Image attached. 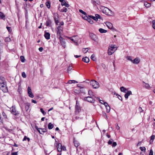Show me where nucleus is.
I'll list each match as a JSON object with an SVG mask.
<instances>
[{
	"label": "nucleus",
	"instance_id": "nucleus-51",
	"mask_svg": "<svg viewBox=\"0 0 155 155\" xmlns=\"http://www.w3.org/2000/svg\"><path fill=\"white\" fill-rule=\"evenodd\" d=\"M149 155H153V152L152 149L150 150Z\"/></svg>",
	"mask_w": 155,
	"mask_h": 155
},
{
	"label": "nucleus",
	"instance_id": "nucleus-55",
	"mask_svg": "<svg viewBox=\"0 0 155 155\" xmlns=\"http://www.w3.org/2000/svg\"><path fill=\"white\" fill-rule=\"evenodd\" d=\"M117 145V143L116 142H113L112 145V147H115Z\"/></svg>",
	"mask_w": 155,
	"mask_h": 155
},
{
	"label": "nucleus",
	"instance_id": "nucleus-11",
	"mask_svg": "<svg viewBox=\"0 0 155 155\" xmlns=\"http://www.w3.org/2000/svg\"><path fill=\"white\" fill-rule=\"evenodd\" d=\"M89 36L91 39L95 41H97V37L96 35L92 33H89Z\"/></svg>",
	"mask_w": 155,
	"mask_h": 155
},
{
	"label": "nucleus",
	"instance_id": "nucleus-18",
	"mask_svg": "<svg viewBox=\"0 0 155 155\" xmlns=\"http://www.w3.org/2000/svg\"><path fill=\"white\" fill-rule=\"evenodd\" d=\"M140 61V60H139V58H135L134 60H133V61L132 62L134 64H137L139 63Z\"/></svg>",
	"mask_w": 155,
	"mask_h": 155
},
{
	"label": "nucleus",
	"instance_id": "nucleus-62",
	"mask_svg": "<svg viewBox=\"0 0 155 155\" xmlns=\"http://www.w3.org/2000/svg\"><path fill=\"white\" fill-rule=\"evenodd\" d=\"M117 97L118 98L120 99V100L121 101H122V97H121V96H120V95H118V96H117Z\"/></svg>",
	"mask_w": 155,
	"mask_h": 155
},
{
	"label": "nucleus",
	"instance_id": "nucleus-36",
	"mask_svg": "<svg viewBox=\"0 0 155 155\" xmlns=\"http://www.w3.org/2000/svg\"><path fill=\"white\" fill-rule=\"evenodd\" d=\"M0 17L2 19H3L5 17V15L4 14L1 12H0Z\"/></svg>",
	"mask_w": 155,
	"mask_h": 155
},
{
	"label": "nucleus",
	"instance_id": "nucleus-30",
	"mask_svg": "<svg viewBox=\"0 0 155 155\" xmlns=\"http://www.w3.org/2000/svg\"><path fill=\"white\" fill-rule=\"evenodd\" d=\"M46 5L47 7L48 8H49L50 7V3L49 1H47L46 3Z\"/></svg>",
	"mask_w": 155,
	"mask_h": 155
},
{
	"label": "nucleus",
	"instance_id": "nucleus-57",
	"mask_svg": "<svg viewBox=\"0 0 155 155\" xmlns=\"http://www.w3.org/2000/svg\"><path fill=\"white\" fill-rule=\"evenodd\" d=\"M61 5L62 6H63V5H65V4L66 3V2L64 0V1L63 2H61Z\"/></svg>",
	"mask_w": 155,
	"mask_h": 155
},
{
	"label": "nucleus",
	"instance_id": "nucleus-27",
	"mask_svg": "<svg viewBox=\"0 0 155 155\" xmlns=\"http://www.w3.org/2000/svg\"><path fill=\"white\" fill-rule=\"evenodd\" d=\"M78 83V82L74 80H70L68 81V83L69 84H71L72 83Z\"/></svg>",
	"mask_w": 155,
	"mask_h": 155
},
{
	"label": "nucleus",
	"instance_id": "nucleus-56",
	"mask_svg": "<svg viewBox=\"0 0 155 155\" xmlns=\"http://www.w3.org/2000/svg\"><path fill=\"white\" fill-rule=\"evenodd\" d=\"M145 87L147 88H148L150 87V85L148 84H145Z\"/></svg>",
	"mask_w": 155,
	"mask_h": 155
},
{
	"label": "nucleus",
	"instance_id": "nucleus-23",
	"mask_svg": "<svg viewBox=\"0 0 155 155\" xmlns=\"http://www.w3.org/2000/svg\"><path fill=\"white\" fill-rule=\"evenodd\" d=\"M11 112L12 114L15 115H16L17 114V112L15 108H13L11 110Z\"/></svg>",
	"mask_w": 155,
	"mask_h": 155
},
{
	"label": "nucleus",
	"instance_id": "nucleus-15",
	"mask_svg": "<svg viewBox=\"0 0 155 155\" xmlns=\"http://www.w3.org/2000/svg\"><path fill=\"white\" fill-rule=\"evenodd\" d=\"M132 94V92L130 91H128L127 93H126L124 95L125 98L126 99H127L128 98L129 96L130 95Z\"/></svg>",
	"mask_w": 155,
	"mask_h": 155
},
{
	"label": "nucleus",
	"instance_id": "nucleus-35",
	"mask_svg": "<svg viewBox=\"0 0 155 155\" xmlns=\"http://www.w3.org/2000/svg\"><path fill=\"white\" fill-rule=\"evenodd\" d=\"M34 97V95L32 93L31 89L30 87V97L33 98Z\"/></svg>",
	"mask_w": 155,
	"mask_h": 155
},
{
	"label": "nucleus",
	"instance_id": "nucleus-37",
	"mask_svg": "<svg viewBox=\"0 0 155 155\" xmlns=\"http://www.w3.org/2000/svg\"><path fill=\"white\" fill-rule=\"evenodd\" d=\"M140 149L142 151L145 152L146 151V148L145 147H140Z\"/></svg>",
	"mask_w": 155,
	"mask_h": 155
},
{
	"label": "nucleus",
	"instance_id": "nucleus-48",
	"mask_svg": "<svg viewBox=\"0 0 155 155\" xmlns=\"http://www.w3.org/2000/svg\"><path fill=\"white\" fill-rule=\"evenodd\" d=\"M25 109L26 111H28V110L29 109V105H26L25 106Z\"/></svg>",
	"mask_w": 155,
	"mask_h": 155
},
{
	"label": "nucleus",
	"instance_id": "nucleus-45",
	"mask_svg": "<svg viewBox=\"0 0 155 155\" xmlns=\"http://www.w3.org/2000/svg\"><path fill=\"white\" fill-rule=\"evenodd\" d=\"M80 92L81 93H84V89L83 87H81V88H80Z\"/></svg>",
	"mask_w": 155,
	"mask_h": 155
},
{
	"label": "nucleus",
	"instance_id": "nucleus-8",
	"mask_svg": "<svg viewBox=\"0 0 155 155\" xmlns=\"http://www.w3.org/2000/svg\"><path fill=\"white\" fill-rule=\"evenodd\" d=\"M95 16H94L92 15H88V16L91 18L93 19L94 20L97 21L98 19H101V16L98 14H96L95 15Z\"/></svg>",
	"mask_w": 155,
	"mask_h": 155
},
{
	"label": "nucleus",
	"instance_id": "nucleus-7",
	"mask_svg": "<svg viewBox=\"0 0 155 155\" xmlns=\"http://www.w3.org/2000/svg\"><path fill=\"white\" fill-rule=\"evenodd\" d=\"M75 114H78L79 112L81 111V109L79 105V104L78 103V101H76V104L75 107Z\"/></svg>",
	"mask_w": 155,
	"mask_h": 155
},
{
	"label": "nucleus",
	"instance_id": "nucleus-22",
	"mask_svg": "<svg viewBox=\"0 0 155 155\" xmlns=\"http://www.w3.org/2000/svg\"><path fill=\"white\" fill-rule=\"evenodd\" d=\"M99 31L101 33H105L107 32V30L102 28L99 29Z\"/></svg>",
	"mask_w": 155,
	"mask_h": 155
},
{
	"label": "nucleus",
	"instance_id": "nucleus-6",
	"mask_svg": "<svg viewBox=\"0 0 155 155\" xmlns=\"http://www.w3.org/2000/svg\"><path fill=\"white\" fill-rule=\"evenodd\" d=\"M57 37L58 38H60V36H61V34L62 32L63 28L59 25L57 27Z\"/></svg>",
	"mask_w": 155,
	"mask_h": 155
},
{
	"label": "nucleus",
	"instance_id": "nucleus-20",
	"mask_svg": "<svg viewBox=\"0 0 155 155\" xmlns=\"http://www.w3.org/2000/svg\"><path fill=\"white\" fill-rule=\"evenodd\" d=\"M106 24L107 26L109 28H111L113 26L112 24L109 22H106Z\"/></svg>",
	"mask_w": 155,
	"mask_h": 155
},
{
	"label": "nucleus",
	"instance_id": "nucleus-47",
	"mask_svg": "<svg viewBox=\"0 0 155 155\" xmlns=\"http://www.w3.org/2000/svg\"><path fill=\"white\" fill-rule=\"evenodd\" d=\"M103 102V104L106 107H107L109 106L108 104L105 102H104V101H101Z\"/></svg>",
	"mask_w": 155,
	"mask_h": 155
},
{
	"label": "nucleus",
	"instance_id": "nucleus-43",
	"mask_svg": "<svg viewBox=\"0 0 155 155\" xmlns=\"http://www.w3.org/2000/svg\"><path fill=\"white\" fill-rule=\"evenodd\" d=\"M106 107V111H107V112L109 113L110 112V107L109 106L107 107Z\"/></svg>",
	"mask_w": 155,
	"mask_h": 155
},
{
	"label": "nucleus",
	"instance_id": "nucleus-46",
	"mask_svg": "<svg viewBox=\"0 0 155 155\" xmlns=\"http://www.w3.org/2000/svg\"><path fill=\"white\" fill-rule=\"evenodd\" d=\"M152 27L153 29H155V20L152 21Z\"/></svg>",
	"mask_w": 155,
	"mask_h": 155
},
{
	"label": "nucleus",
	"instance_id": "nucleus-16",
	"mask_svg": "<svg viewBox=\"0 0 155 155\" xmlns=\"http://www.w3.org/2000/svg\"><path fill=\"white\" fill-rule=\"evenodd\" d=\"M50 34L49 32H45L44 34V37L45 38L47 39H49L50 38Z\"/></svg>",
	"mask_w": 155,
	"mask_h": 155
},
{
	"label": "nucleus",
	"instance_id": "nucleus-10",
	"mask_svg": "<svg viewBox=\"0 0 155 155\" xmlns=\"http://www.w3.org/2000/svg\"><path fill=\"white\" fill-rule=\"evenodd\" d=\"M84 100L85 101L91 103H94L95 101L94 98L91 96L85 97L84 98Z\"/></svg>",
	"mask_w": 155,
	"mask_h": 155
},
{
	"label": "nucleus",
	"instance_id": "nucleus-31",
	"mask_svg": "<svg viewBox=\"0 0 155 155\" xmlns=\"http://www.w3.org/2000/svg\"><path fill=\"white\" fill-rule=\"evenodd\" d=\"M79 12L84 15H83L82 16H84L87 15V13L83 11L82 10L80 9L79 10Z\"/></svg>",
	"mask_w": 155,
	"mask_h": 155
},
{
	"label": "nucleus",
	"instance_id": "nucleus-21",
	"mask_svg": "<svg viewBox=\"0 0 155 155\" xmlns=\"http://www.w3.org/2000/svg\"><path fill=\"white\" fill-rule=\"evenodd\" d=\"M120 90L121 91L124 93H126V91L127 90V89H126V88L123 86H122L120 87Z\"/></svg>",
	"mask_w": 155,
	"mask_h": 155
},
{
	"label": "nucleus",
	"instance_id": "nucleus-33",
	"mask_svg": "<svg viewBox=\"0 0 155 155\" xmlns=\"http://www.w3.org/2000/svg\"><path fill=\"white\" fill-rule=\"evenodd\" d=\"M88 94L91 96H93L94 97V96L93 94V92H92V91L91 90H89L88 91Z\"/></svg>",
	"mask_w": 155,
	"mask_h": 155
},
{
	"label": "nucleus",
	"instance_id": "nucleus-60",
	"mask_svg": "<svg viewBox=\"0 0 155 155\" xmlns=\"http://www.w3.org/2000/svg\"><path fill=\"white\" fill-rule=\"evenodd\" d=\"M66 150V147L64 146H63L61 145V150Z\"/></svg>",
	"mask_w": 155,
	"mask_h": 155
},
{
	"label": "nucleus",
	"instance_id": "nucleus-28",
	"mask_svg": "<svg viewBox=\"0 0 155 155\" xmlns=\"http://www.w3.org/2000/svg\"><path fill=\"white\" fill-rule=\"evenodd\" d=\"M68 11V9L65 8L64 7L62 9H61L60 11L62 12H66Z\"/></svg>",
	"mask_w": 155,
	"mask_h": 155
},
{
	"label": "nucleus",
	"instance_id": "nucleus-3",
	"mask_svg": "<svg viewBox=\"0 0 155 155\" xmlns=\"http://www.w3.org/2000/svg\"><path fill=\"white\" fill-rule=\"evenodd\" d=\"M26 6H25V5L24 4L25 6V17L26 19V29L28 28V6L29 5H28V6H27V5L26 4Z\"/></svg>",
	"mask_w": 155,
	"mask_h": 155
},
{
	"label": "nucleus",
	"instance_id": "nucleus-25",
	"mask_svg": "<svg viewBox=\"0 0 155 155\" xmlns=\"http://www.w3.org/2000/svg\"><path fill=\"white\" fill-rule=\"evenodd\" d=\"M54 127V125L52 124L51 123H50L48 124V129L50 130L52 129Z\"/></svg>",
	"mask_w": 155,
	"mask_h": 155
},
{
	"label": "nucleus",
	"instance_id": "nucleus-29",
	"mask_svg": "<svg viewBox=\"0 0 155 155\" xmlns=\"http://www.w3.org/2000/svg\"><path fill=\"white\" fill-rule=\"evenodd\" d=\"M91 59L93 61H96V58L95 57V55L94 54H92L91 57Z\"/></svg>",
	"mask_w": 155,
	"mask_h": 155
},
{
	"label": "nucleus",
	"instance_id": "nucleus-54",
	"mask_svg": "<svg viewBox=\"0 0 155 155\" xmlns=\"http://www.w3.org/2000/svg\"><path fill=\"white\" fill-rule=\"evenodd\" d=\"M22 75L23 77L25 78L26 77V74L25 72H23L22 73Z\"/></svg>",
	"mask_w": 155,
	"mask_h": 155
},
{
	"label": "nucleus",
	"instance_id": "nucleus-53",
	"mask_svg": "<svg viewBox=\"0 0 155 155\" xmlns=\"http://www.w3.org/2000/svg\"><path fill=\"white\" fill-rule=\"evenodd\" d=\"M88 48H84V50L83 51L84 52V53H86L88 51Z\"/></svg>",
	"mask_w": 155,
	"mask_h": 155
},
{
	"label": "nucleus",
	"instance_id": "nucleus-17",
	"mask_svg": "<svg viewBox=\"0 0 155 155\" xmlns=\"http://www.w3.org/2000/svg\"><path fill=\"white\" fill-rule=\"evenodd\" d=\"M82 61L86 63H88L89 62V59L87 57L83 58L82 59Z\"/></svg>",
	"mask_w": 155,
	"mask_h": 155
},
{
	"label": "nucleus",
	"instance_id": "nucleus-13",
	"mask_svg": "<svg viewBox=\"0 0 155 155\" xmlns=\"http://www.w3.org/2000/svg\"><path fill=\"white\" fill-rule=\"evenodd\" d=\"M82 17L83 19L87 21L90 24H92L93 23V21L90 18H89L87 15L84 16H82Z\"/></svg>",
	"mask_w": 155,
	"mask_h": 155
},
{
	"label": "nucleus",
	"instance_id": "nucleus-1",
	"mask_svg": "<svg viewBox=\"0 0 155 155\" xmlns=\"http://www.w3.org/2000/svg\"><path fill=\"white\" fill-rule=\"evenodd\" d=\"M5 78L2 77H0V89L4 92L8 91Z\"/></svg>",
	"mask_w": 155,
	"mask_h": 155
},
{
	"label": "nucleus",
	"instance_id": "nucleus-32",
	"mask_svg": "<svg viewBox=\"0 0 155 155\" xmlns=\"http://www.w3.org/2000/svg\"><path fill=\"white\" fill-rule=\"evenodd\" d=\"M102 115L104 118H105L106 119H107V115L105 112L103 111L102 112Z\"/></svg>",
	"mask_w": 155,
	"mask_h": 155
},
{
	"label": "nucleus",
	"instance_id": "nucleus-49",
	"mask_svg": "<svg viewBox=\"0 0 155 155\" xmlns=\"http://www.w3.org/2000/svg\"><path fill=\"white\" fill-rule=\"evenodd\" d=\"M27 139L28 140V141H29V138L27 137L26 136H25L23 140V141H24L26 140Z\"/></svg>",
	"mask_w": 155,
	"mask_h": 155
},
{
	"label": "nucleus",
	"instance_id": "nucleus-44",
	"mask_svg": "<svg viewBox=\"0 0 155 155\" xmlns=\"http://www.w3.org/2000/svg\"><path fill=\"white\" fill-rule=\"evenodd\" d=\"M113 140L112 139H110L109 141H108V143L110 145L112 143Z\"/></svg>",
	"mask_w": 155,
	"mask_h": 155
},
{
	"label": "nucleus",
	"instance_id": "nucleus-64",
	"mask_svg": "<svg viewBox=\"0 0 155 155\" xmlns=\"http://www.w3.org/2000/svg\"><path fill=\"white\" fill-rule=\"evenodd\" d=\"M12 155H17V153L16 152H13L12 153Z\"/></svg>",
	"mask_w": 155,
	"mask_h": 155
},
{
	"label": "nucleus",
	"instance_id": "nucleus-59",
	"mask_svg": "<svg viewBox=\"0 0 155 155\" xmlns=\"http://www.w3.org/2000/svg\"><path fill=\"white\" fill-rule=\"evenodd\" d=\"M38 50L42 52L43 50V48L42 47H41L39 48Z\"/></svg>",
	"mask_w": 155,
	"mask_h": 155
},
{
	"label": "nucleus",
	"instance_id": "nucleus-5",
	"mask_svg": "<svg viewBox=\"0 0 155 155\" xmlns=\"http://www.w3.org/2000/svg\"><path fill=\"white\" fill-rule=\"evenodd\" d=\"M116 49V47H115L114 45L113 46H111L109 47L108 50V55H111L114 52Z\"/></svg>",
	"mask_w": 155,
	"mask_h": 155
},
{
	"label": "nucleus",
	"instance_id": "nucleus-38",
	"mask_svg": "<svg viewBox=\"0 0 155 155\" xmlns=\"http://www.w3.org/2000/svg\"><path fill=\"white\" fill-rule=\"evenodd\" d=\"M5 40L6 42H9L11 41V39L10 38L7 37L5 38Z\"/></svg>",
	"mask_w": 155,
	"mask_h": 155
},
{
	"label": "nucleus",
	"instance_id": "nucleus-58",
	"mask_svg": "<svg viewBox=\"0 0 155 155\" xmlns=\"http://www.w3.org/2000/svg\"><path fill=\"white\" fill-rule=\"evenodd\" d=\"M139 111L140 112V113H141L142 112H143V110H142V108L140 107L139 108Z\"/></svg>",
	"mask_w": 155,
	"mask_h": 155
},
{
	"label": "nucleus",
	"instance_id": "nucleus-12",
	"mask_svg": "<svg viewBox=\"0 0 155 155\" xmlns=\"http://www.w3.org/2000/svg\"><path fill=\"white\" fill-rule=\"evenodd\" d=\"M60 39V41L61 43V45L64 48L66 47L65 42V39L63 38L61 36H60V38H58Z\"/></svg>",
	"mask_w": 155,
	"mask_h": 155
},
{
	"label": "nucleus",
	"instance_id": "nucleus-14",
	"mask_svg": "<svg viewBox=\"0 0 155 155\" xmlns=\"http://www.w3.org/2000/svg\"><path fill=\"white\" fill-rule=\"evenodd\" d=\"M52 22L51 20L49 18H48L46 21L45 24L47 26H51Z\"/></svg>",
	"mask_w": 155,
	"mask_h": 155
},
{
	"label": "nucleus",
	"instance_id": "nucleus-42",
	"mask_svg": "<svg viewBox=\"0 0 155 155\" xmlns=\"http://www.w3.org/2000/svg\"><path fill=\"white\" fill-rule=\"evenodd\" d=\"M95 0H92L91 1V2L94 6H96V4L97 3V2Z\"/></svg>",
	"mask_w": 155,
	"mask_h": 155
},
{
	"label": "nucleus",
	"instance_id": "nucleus-39",
	"mask_svg": "<svg viewBox=\"0 0 155 155\" xmlns=\"http://www.w3.org/2000/svg\"><path fill=\"white\" fill-rule=\"evenodd\" d=\"M20 60L22 62H24L25 60V59L24 58V57L23 56H21L20 57Z\"/></svg>",
	"mask_w": 155,
	"mask_h": 155
},
{
	"label": "nucleus",
	"instance_id": "nucleus-41",
	"mask_svg": "<svg viewBox=\"0 0 155 155\" xmlns=\"http://www.w3.org/2000/svg\"><path fill=\"white\" fill-rule=\"evenodd\" d=\"M40 111L44 115H45L46 113L45 111L42 108H41L40 109Z\"/></svg>",
	"mask_w": 155,
	"mask_h": 155
},
{
	"label": "nucleus",
	"instance_id": "nucleus-34",
	"mask_svg": "<svg viewBox=\"0 0 155 155\" xmlns=\"http://www.w3.org/2000/svg\"><path fill=\"white\" fill-rule=\"evenodd\" d=\"M54 19L55 21V22L56 24L57 25H58V23L59 22V21L58 20V18H57L55 17H54Z\"/></svg>",
	"mask_w": 155,
	"mask_h": 155
},
{
	"label": "nucleus",
	"instance_id": "nucleus-2",
	"mask_svg": "<svg viewBox=\"0 0 155 155\" xmlns=\"http://www.w3.org/2000/svg\"><path fill=\"white\" fill-rule=\"evenodd\" d=\"M101 9L102 12L106 15H111L113 14V12L112 11L107 7L102 6Z\"/></svg>",
	"mask_w": 155,
	"mask_h": 155
},
{
	"label": "nucleus",
	"instance_id": "nucleus-24",
	"mask_svg": "<svg viewBox=\"0 0 155 155\" xmlns=\"http://www.w3.org/2000/svg\"><path fill=\"white\" fill-rule=\"evenodd\" d=\"M144 5L147 8H149L151 6V4L150 3L147 2H144Z\"/></svg>",
	"mask_w": 155,
	"mask_h": 155
},
{
	"label": "nucleus",
	"instance_id": "nucleus-50",
	"mask_svg": "<svg viewBox=\"0 0 155 155\" xmlns=\"http://www.w3.org/2000/svg\"><path fill=\"white\" fill-rule=\"evenodd\" d=\"M6 28L9 32H11L12 31V30L11 27H7Z\"/></svg>",
	"mask_w": 155,
	"mask_h": 155
},
{
	"label": "nucleus",
	"instance_id": "nucleus-61",
	"mask_svg": "<svg viewBox=\"0 0 155 155\" xmlns=\"http://www.w3.org/2000/svg\"><path fill=\"white\" fill-rule=\"evenodd\" d=\"M101 66L104 69H105L106 68V66H105V64H103V63L102 64Z\"/></svg>",
	"mask_w": 155,
	"mask_h": 155
},
{
	"label": "nucleus",
	"instance_id": "nucleus-4",
	"mask_svg": "<svg viewBox=\"0 0 155 155\" xmlns=\"http://www.w3.org/2000/svg\"><path fill=\"white\" fill-rule=\"evenodd\" d=\"M91 85L94 88H97L99 87L98 83L96 81L92 80L90 82Z\"/></svg>",
	"mask_w": 155,
	"mask_h": 155
},
{
	"label": "nucleus",
	"instance_id": "nucleus-9",
	"mask_svg": "<svg viewBox=\"0 0 155 155\" xmlns=\"http://www.w3.org/2000/svg\"><path fill=\"white\" fill-rule=\"evenodd\" d=\"M35 128L38 130V131L41 134H43L44 133L47 131V130L45 128H38L37 126H35Z\"/></svg>",
	"mask_w": 155,
	"mask_h": 155
},
{
	"label": "nucleus",
	"instance_id": "nucleus-52",
	"mask_svg": "<svg viewBox=\"0 0 155 155\" xmlns=\"http://www.w3.org/2000/svg\"><path fill=\"white\" fill-rule=\"evenodd\" d=\"M155 138V136L154 135H152L150 137V140L153 141Z\"/></svg>",
	"mask_w": 155,
	"mask_h": 155
},
{
	"label": "nucleus",
	"instance_id": "nucleus-40",
	"mask_svg": "<svg viewBox=\"0 0 155 155\" xmlns=\"http://www.w3.org/2000/svg\"><path fill=\"white\" fill-rule=\"evenodd\" d=\"M72 69V67L71 66H69L67 68V71L68 73H69V71Z\"/></svg>",
	"mask_w": 155,
	"mask_h": 155
},
{
	"label": "nucleus",
	"instance_id": "nucleus-19",
	"mask_svg": "<svg viewBox=\"0 0 155 155\" xmlns=\"http://www.w3.org/2000/svg\"><path fill=\"white\" fill-rule=\"evenodd\" d=\"M57 150L59 152H61V143H59L58 144Z\"/></svg>",
	"mask_w": 155,
	"mask_h": 155
},
{
	"label": "nucleus",
	"instance_id": "nucleus-63",
	"mask_svg": "<svg viewBox=\"0 0 155 155\" xmlns=\"http://www.w3.org/2000/svg\"><path fill=\"white\" fill-rule=\"evenodd\" d=\"M64 6H65L67 8H68L69 7V5L67 3H66L65 5H64Z\"/></svg>",
	"mask_w": 155,
	"mask_h": 155
},
{
	"label": "nucleus",
	"instance_id": "nucleus-26",
	"mask_svg": "<svg viewBox=\"0 0 155 155\" xmlns=\"http://www.w3.org/2000/svg\"><path fill=\"white\" fill-rule=\"evenodd\" d=\"M74 146L77 148L80 145V143L77 141H74Z\"/></svg>",
	"mask_w": 155,
	"mask_h": 155
}]
</instances>
